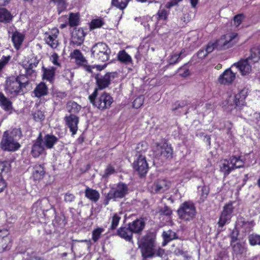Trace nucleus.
<instances>
[{
  "label": "nucleus",
  "mask_w": 260,
  "mask_h": 260,
  "mask_svg": "<svg viewBox=\"0 0 260 260\" xmlns=\"http://www.w3.org/2000/svg\"><path fill=\"white\" fill-rule=\"evenodd\" d=\"M155 152L157 155L161 156L165 158L171 157L173 154L172 147L166 143L162 145L157 144Z\"/></svg>",
  "instance_id": "20"
},
{
  "label": "nucleus",
  "mask_w": 260,
  "mask_h": 260,
  "mask_svg": "<svg viewBox=\"0 0 260 260\" xmlns=\"http://www.w3.org/2000/svg\"><path fill=\"white\" fill-rule=\"evenodd\" d=\"M230 160L231 165H232L234 167V170L244 167V161L240 159V156H232L230 157Z\"/></svg>",
  "instance_id": "38"
},
{
  "label": "nucleus",
  "mask_w": 260,
  "mask_h": 260,
  "mask_svg": "<svg viewBox=\"0 0 260 260\" xmlns=\"http://www.w3.org/2000/svg\"><path fill=\"white\" fill-rule=\"evenodd\" d=\"M251 64H252L251 62L246 58L240 60L239 62L234 63L233 66H236L239 70L242 75H246L251 71Z\"/></svg>",
  "instance_id": "21"
},
{
  "label": "nucleus",
  "mask_w": 260,
  "mask_h": 260,
  "mask_svg": "<svg viewBox=\"0 0 260 260\" xmlns=\"http://www.w3.org/2000/svg\"><path fill=\"white\" fill-rule=\"evenodd\" d=\"M10 56H3L0 59V70H1L10 61Z\"/></svg>",
  "instance_id": "62"
},
{
  "label": "nucleus",
  "mask_w": 260,
  "mask_h": 260,
  "mask_svg": "<svg viewBox=\"0 0 260 260\" xmlns=\"http://www.w3.org/2000/svg\"><path fill=\"white\" fill-rule=\"evenodd\" d=\"M158 212L161 215L169 216L172 214V211L170 207L165 206L159 208Z\"/></svg>",
  "instance_id": "57"
},
{
  "label": "nucleus",
  "mask_w": 260,
  "mask_h": 260,
  "mask_svg": "<svg viewBox=\"0 0 260 260\" xmlns=\"http://www.w3.org/2000/svg\"><path fill=\"white\" fill-rule=\"evenodd\" d=\"M133 234L129 226L127 225V226H121L119 228L115 235L124 239L126 241L133 243Z\"/></svg>",
  "instance_id": "18"
},
{
  "label": "nucleus",
  "mask_w": 260,
  "mask_h": 260,
  "mask_svg": "<svg viewBox=\"0 0 260 260\" xmlns=\"http://www.w3.org/2000/svg\"><path fill=\"white\" fill-rule=\"evenodd\" d=\"M147 150L146 144L143 143H139L136 148V156L139 157L140 155H143Z\"/></svg>",
  "instance_id": "46"
},
{
  "label": "nucleus",
  "mask_w": 260,
  "mask_h": 260,
  "mask_svg": "<svg viewBox=\"0 0 260 260\" xmlns=\"http://www.w3.org/2000/svg\"><path fill=\"white\" fill-rule=\"evenodd\" d=\"M249 120L253 123L258 124L260 121V113L254 112L252 114H250Z\"/></svg>",
  "instance_id": "59"
},
{
  "label": "nucleus",
  "mask_w": 260,
  "mask_h": 260,
  "mask_svg": "<svg viewBox=\"0 0 260 260\" xmlns=\"http://www.w3.org/2000/svg\"><path fill=\"white\" fill-rule=\"evenodd\" d=\"M128 192V187L123 183H119L115 190L110 191L106 197L105 205H108L112 199L116 200L125 197Z\"/></svg>",
  "instance_id": "6"
},
{
  "label": "nucleus",
  "mask_w": 260,
  "mask_h": 260,
  "mask_svg": "<svg viewBox=\"0 0 260 260\" xmlns=\"http://www.w3.org/2000/svg\"><path fill=\"white\" fill-rule=\"evenodd\" d=\"M1 146L4 151H15L20 148V145L17 140L9 137V132L6 131L3 134Z\"/></svg>",
  "instance_id": "7"
},
{
  "label": "nucleus",
  "mask_w": 260,
  "mask_h": 260,
  "mask_svg": "<svg viewBox=\"0 0 260 260\" xmlns=\"http://www.w3.org/2000/svg\"><path fill=\"white\" fill-rule=\"evenodd\" d=\"M162 236L164 240L163 242L164 246L173 240L178 239L177 234L171 230L164 231Z\"/></svg>",
  "instance_id": "33"
},
{
  "label": "nucleus",
  "mask_w": 260,
  "mask_h": 260,
  "mask_svg": "<svg viewBox=\"0 0 260 260\" xmlns=\"http://www.w3.org/2000/svg\"><path fill=\"white\" fill-rule=\"evenodd\" d=\"M223 105L229 110H232L237 107H242L241 104H239V101L237 100L235 95L229 96L223 103Z\"/></svg>",
  "instance_id": "29"
},
{
  "label": "nucleus",
  "mask_w": 260,
  "mask_h": 260,
  "mask_svg": "<svg viewBox=\"0 0 260 260\" xmlns=\"http://www.w3.org/2000/svg\"><path fill=\"white\" fill-rule=\"evenodd\" d=\"M235 78V74L230 69H229L220 75L218 81L222 84H230L234 81Z\"/></svg>",
  "instance_id": "22"
},
{
  "label": "nucleus",
  "mask_w": 260,
  "mask_h": 260,
  "mask_svg": "<svg viewBox=\"0 0 260 260\" xmlns=\"http://www.w3.org/2000/svg\"><path fill=\"white\" fill-rule=\"evenodd\" d=\"M9 37L13 44L14 48L19 50L22 46L25 38V35L19 31L14 26H10L8 29Z\"/></svg>",
  "instance_id": "9"
},
{
  "label": "nucleus",
  "mask_w": 260,
  "mask_h": 260,
  "mask_svg": "<svg viewBox=\"0 0 260 260\" xmlns=\"http://www.w3.org/2000/svg\"><path fill=\"white\" fill-rule=\"evenodd\" d=\"M254 52L253 48H251L250 50V55L247 58L252 63L257 62L260 58L259 55L256 52Z\"/></svg>",
  "instance_id": "49"
},
{
  "label": "nucleus",
  "mask_w": 260,
  "mask_h": 260,
  "mask_svg": "<svg viewBox=\"0 0 260 260\" xmlns=\"http://www.w3.org/2000/svg\"><path fill=\"white\" fill-rule=\"evenodd\" d=\"M115 173V168L111 165L109 164L107 166L106 169L105 170L104 176L108 177L110 175L113 174Z\"/></svg>",
  "instance_id": "58"
},
{
  "label": "nucleus",
  "mask_w": 260,
  "mask_h": 260,
  "mask_svg": "<svg viewBox=\"0 0 260 260\" xmlns=\"http://www.w3.org/2000/svg\"><path fill=\"white\" fill-rule=\"evenodd\" d=\"M248 240L251 245H260V235H250L248 237Z\"/></svg>",
  "instance_id": "50"
},
{
  "label": "nucleus",
  "mask_w": 260,
  "mask_h": 260,
  "mask_svg": "<svg viewBox=\"0 0 260 260\" xmlns=\"http://www.w3.org/2000/svg\"><path fill=\"white\" fill-rule=\"evenodd\" d=\"M144 101V97L143 95H140L137 97L133 102V106L134 108L138 109L141 107Z\"/></svg>",
  "instance_id": "53"
},
{
  "label": "nucleus",
  "mask_w": 260,
  "mask_h": 260,
  "mask_svg": "<svg viewBox=\"0 0 260 260\" xmlns=\"http://www.w3.org/2000/svg\"><path fill=\"white\" fill-rule=\"evenodd\" d=\"M0 107L5 111L11 113L13 109L12 102L3 93L0 92Z\"/></svg>",
  "instance_id": "25"
},
{
  "label": "nucleus",
  "mask_w": 260,
  "mask_h": 260,
  "mask_svg": "<svg viewBox=\"0 0 260 260\" xmlns=\"http://www.w3.org/2000/svg\"><path fill=\"white\" fill-rule=\"evenodd\" d=\"M49 3H53L57 5V11L59 14L67 8L65 0H49Z\"/></svg>",
  "instance_id": "40"
},
{
  "label": "nucleus",
  "mask_w": 260,
  "mask_h": 260,
  "mask_svg": "<svg viewBox=\"0 0 260 260\" xmlns=\"http://www.w3.org/2000/svg\"><path fill=\"white\" fill-rule=\"evenodd\" d=\"M85 36L83 29L75 28L72 32L71 41L74 45L80 46L84 42Z\"/></svg>",
  "instance_id": "17"
},
{
  "label": "nucleus",
  "mask_w": 260,
  "mask_h": 260,
  "mask_svg": "<svg viewBox=\"0 0 260 260\" xmlns=\"http://www.w3.org/2000/svg\"><path fill=\"white\" fill-rule=\"evenodd\" d=\"M85 196L94 203H96L100 199L99 192L93 189L87 187L85 190Z\"/></svg>",
  "instance_id": "31"
},
{
  "label": "nucleus",
  "mask_w": 260,
  "mask_h": 260,
  "mask_svg": "<svg viewBox=\"0 0 260 260\" xmlns=\"http://www.w3.org/2000/svg\"><path fill=\"white\" fill-rule=\"evenodd\" d=\"M167 12L165 9H160L157 12L158 19L159 20H165L167 17Z\"/></svg>",
  "instance_id": "61"
},
{
  "label": "nucleus",
  "mask_w": 260,
  "mask_h": 260,
  "mask_svg": "<svg viewBox=\"0 0 260 260\" xmlns=\"http://www.w3.org/2000/svg\"><path fill=\"white\" fill-rule=\"evenodd\" d=\"M245 18V16L243 14H239L236 15L233 18L234 25L238 27L243 21Z\"/></svg>",
  "instance_id": "56"
},
{
  "label": "nucleus",
  "mask_w": 260,
  "mask_h": 260,
  "mask_svg": "<svg viewBox=\"0 0 260 260\" xmlns=\"http://www.w3.org/2000/svg\"><path fill=\"white\" fill-rule=\"evenodd\" d=\"M230 160L224 159L220 165V171L223 173L224 175H228L234 170L232 165L230 166Z\"/></svg>",
  "instance_id": "34"
},
{
  "label": "nucleus",
  "mask_w": 260,
  "mask_h": 260,
  "mask_svg": "<svg viewBox=\"0 0 260 260\" xmlns=\"http://www.w3.org/2000/svg\"><path fill=\"white\" fill-rule=\"evenodd\" d=\"M56 68L53 67L48 68L42 67L43 79L53 83L54 81L55 72Z\"/></svg>",
  "instance_id": "26"
},
{
  "label": "nucleus",
  "mask_w": 260,
  "mask_h": 260,
  "mask_svg": "<svg viewBox=\"0 0 260 260\" xmlns=\"http://www.w3.org/2000/svg\"><path fill=\"white\" fill-rule=\"evenodd\" d=\"M146 225L145 221L143 218L137 219L132 222L129 223V225L133 233L141 235L145 228Z\"/></svg>",
  "instance_id": "19"
},
{
  "label": "nucleus",
  "mask_w": 260,
  "mask_h": 260,
  "mask_svg": "<svg viewBox=\"0 0 260 260\" xmlns=\"http://www.w3.org/2000/svg\"><path fill=\"white\" fill-rule=\"evenodd\" d=\"M117 73L116 72L107 73L105 75L102 76L96 75L95 76L97 87L94 89L102 90L109 86L111 80L117 77Z\"/></svg>",
  "instance_id": "8"
},
{
  "label": "nucleus",
  "mask_w": 260,
  "mask_h": 260,
  "mask_svg": "<svg viewBox=\"0 0 260 260\" xmlns=\"http://www.w3.org/2000/svg\"><path fill=\"white\" fill-rule=\"evenodd\" d=\"M247 94L248 89L245 88L241 89L238 94H235L237 100L239 101V104H241L242 106L244 105L245 103V100L247 97Z\"/></svg>",
  "instance_id": "39"
},
{
  "label": "nucleus",
  "mask_w": 260,
  "mask_h": 260,
  "mask_svg": "<svg viewBox=\"0 0 260 260\" xmlns=\"http://www.w3.org/2000/svg\"><path fill=\"white\" fill-rule=\"evenodd\" d=\"M171 182L166 179H158L152 184L148 185V189L151 193H161L171 186Z\"/></svg>",
  "instance_id": "10"
},
{
  "label": "nucleus",
  "mask_w": 260,
  "mask_h": 260,
  "mask_svg": "<svg viewBox=\"0 0 260 260\" xmlns=\"http://www.w3.org/2000/svg\"><path fill=\"white\" fill-rule=\"evenodd\" d=\"M57 29H53L51 34H46L45 40L46 43L52 48H56L58 45L57 36L58 34Z\"/></svg>",
  "instance_id": "23"
},
{
  "label": "nucleus",
  "mask_w": 260,
  "mask_h": 260,
  "mask_svg": "<svg viewBox=\"0 0 260 260\" xmlns=\"http://www.w3.org/2000/svg\"><path fill=\"white\" fill-rule=\"evenodd\" d=\"M177 213L179 218L183 220L189 221L192 220L197 214L194 204L190 201L184 202L178 208Z\"/></svg>",
  "instance_id": "3"
},
{
  "label": "nucleus",
  "mask_w": 260,
  "mask_h": 260,
  "mask_svg": "<svg viewBox=\"0 0 260 260\" xmlns=\"http://www.w3.org/2000/svg\"><path fill=\"white\" fill-rule=\"evenodd\" d=\"M239 233L237 230H234L231 233L230 237L231 238V244H232L233 243H236V242L238 240V236Z\"/></svg>",
  "instance_id": "63"
},
{
  "label": "nucleus",
  "mask_w": 260,
  "mask_h": 260,
  "mask_svg": "<svg viewBox=\"0 0 260 260\" xmlns=\"http://www.w3.org/2000/svg\"><path fill=\"white\" fill-rule=\"evenodd\" d=\"M217 50H223L232 47L238 41L237 34L232 33L222 35L219 39L215 41Z\"/></svg>",
  "instance_id": "5"
},
{
  "label": "nucleus",
  "mask_w": 260,
  "mask_h": 260,
  "mask_svg": "<svg viewBox=\"0 0 260 260\" xmlns=\"http://www.w3.org/2000/svg\"><path fill=\"white\" fill-rule=\"evenodd\" d=\"M88 99L92 105L100 111L109 109L114 102L111 94L105 91L99 93L94 89L93 93L88 96Z\"/></svg>",
  "instance_id": "2"
},
{
  "label": "nucleus",
  "mask_w": 260,
  "mask_h": 260,
  "mask_svg": "<svg viewBox=\"0 0 260 260\" xmlns=\"http://www.w3.org/2000/svg\"><path fill=\"white\" fill-rule=\"evenodd\" d=\"M120 219L121 217L118 215V214L115 213L113 215L112 218V222L110 226V230H114L116 229Z\"/></svg>",
  "instance_id": "48"
},
{
  "label": "nucleus",
  "mask_w": 260,
  "mask_h": 260,
  "mask_svg": "<svg viewBox=\"0 0 260 260\" xmlns=\"http://www.w3.org/2000/svg\"><path fill=\"white\" fill-rule=\"evenodd\" d=\"M91 55L99 62H105L109 59L110 50L107 45L103 42L95 44L92 47Z\"/></svg>",
  "instance_id": "4"
},
{
  "label": "nucleus",
  "mask_w": 260,
  "mask_h": 260,
  "mask_svg": "<svg viewBox=\"0 0 260 260\" xmlns=\"http://www.w3.org/2000/svg\"><path fill=\"white\" fill-rule=\"evenodd\" d=\"M67 109L70 114L75 115L80 111L81 107L74 101H70L67 104Z\"/></svg>",
  "instance_id": "37"
},
{
  "label": "nucleus",
  "mask_w": 260,
  "mask_h": 260,
  "mask_svg": "<svg viewBox=\"0 0 260 260\" xmlns=\"http://www.w3.org/2000/svg\"><path fill=\"white\" fill-rule=\"evenodd\" d=\"M32 177L36 180L42 179L45 175V171L43 165L37 164L34 167Z\"/></svg>",
  "instance_id": "30"
},
{
  "label": "nucleus",
  "mask_w": 260,
  "mask_h": 260,
  "mask_svg": "<svg viewBox=\"0 0 260 260\" xmlns=\"http://www.w3.org/2000/svg\"><path fill=\"white\" fill-rule=\"evenodd\" d=\"M155 239L156 236L154 233L148 232L139 240V248L143 257L147 258L154 256L156 250Z\"/></svg>",
  "instance_id": "1"
},
{
  "label": "nucleus",
  "mask_w": 260,
  "mask_h": 260,
  "mask_svg": "<svg viewBox=\"0 0 260 260\" xmlns=\"http://www.w3.org/2000/svg\"><path fill=\"white\" fill-rule=\"evenodd\" d=\"M79 23V16L77 14L71 13L69 18V24L71 27L77 26Z\"/></svg>",
  "instance_id": "44"
},
{
  "label": "nucleus",
  "mask_w": 260,
  "mask_h": 260,
  "mask_svg": "<svg viewBox=\"0 0 260 260\" xmlns=\"http://www.w3.org/2000/svg\"><path fill=\"white\" fill-rule=\"evenodd\" d=\"M42 134L40 133L31 147V154L34 157H38L43 153L45 149L43 145Z\"/></svg>",
  "instance_id": "16"
},
{
  "label": "nucleus",
  "mask_w": 260,
  "mask_h": 260,
  "mask_svg": "<svg viewBox=\"0 0 260 260\" xmlns=\"http://www.w3.org/2000/svg\"><path fill=\"white\" fill-rule=\"evenodd\" d=\"M174 253L176 255H182L184 257L186 258L190 257V256L188 255L187 252L183 251L182 249H180L179 248H176L175 250L174 251Z\"/></svg>",
  "instance_id": "64"
},
{
  "label": "nucleus",
  "mask_w": 260,
  "mask_h": 260,
  "mask_svg": "<svg viewBox=\"0 0 260 260\" xmlns=\"http://www.w3.org/2000/svg\"><path fill=\"white\" fill-rule=\"evenodd\" d=\"M201 191L200 197L198 200L199 204L203 203L207 199L209 193V188L207 186H203L201 187Z\"/></svg>",
  "instance_id": "41"
},
{
  "label": "nucleus",
  "mask_w": 260,
  "mask_h": 260,
  "mask_svg": "<svg viewBox=\"0 0 260 260\" xmlns=\"http://www.w3.org/2000/svg\"><path fill=\"white\" fill-rule=\"evenodd\" d=\"M133 168L140 177L145 176L148 170V165L145 156L143 155H140L139 157H138L134 162Z\"/></svg>",
  "instance_id": "13"
},
{
  "label": "nucleus",
  "mask_w": 260,
  "mask_h": 260,
  "mask_svg": "<svg viewBox=\"0 0 260 260\" xmlns=\"http://www.w3.org/2000/svg\"><path fill=\"white\" fill-rule=\"evenodd\" d=\"M34 118L37 121H42L45 118V115L43 112L40 110H38L34 114Z\"/></svg>",
  "instance_id": "60"
},
{
  "label": "nucleus",
  "mask_w": 260,
  "mask_h": 260,
  "mask_svg": "<svg viewBox=\"0 0 260 260\" xmlns=\"http://www.w3.org/2000/svg\"><path fill=\"white\" fill-rule=\"evenodd\" d=\"M104 231L103 228H99L92 231V240L94 242H96L100 238L101 234Z\"/></svg>",
  "instance_id": "51"
},
{
  "label": "nucleus",
  "mask_w": 260,
  "mask_h": 260,
  "mask_svg": "<svg viewBox=\"0 0 260 260\" xmlns=\"http://www.w3.org/2000/svg\"><path fill=\"white\" fill-rule=\"evenodd\" d=\"M9 137L13 138L14 139L18 140L21 136V132L18 128L13 129L10 133H9Z\"/></svg>",
  "instance_id": "54"
},
{
  "label": "nucleus",
  "mask_w": 260,
  "mask_h": 260,
  "mask_svg": "<svg viewBox=\"0 0 260 260\" xmlns=\"http://www.w3.org/2000/svg\"><path fill=\"white\" fill-rule=\"evenodd\" d=\"M117 59L120 62L126 65L132 64L133 63L131 56L124 50H121L118 52Z\"/></svg>",
  "instance_id": "32"
},
{
  "label": "nucleus",
  "mask_w": 260,
  "mask_h": 260,
  "mask_svg": "<svg viewBox=\"0 0 260 260\" xmlns=\"http://www.w3.org/2000/svg\"><path fill=\"white\" fill-rule=\"evenodd\" d=\"M188 102L186 100H183L181 101H177L173 105L172 107L173 111L177 110L179 108H183L188 105Z\"/></svg>",
  "instance_id": "52"
},
{
  "label": "nucleus",
  "mask_w": 260,
  "mask_h": 260,
  "mask_svg": "<svg viewBox=\"0 0 260 260\" xmlns=\"http://www.w3.org/2000/svg\"><path fill=\"white\" fill-rule=\"evenodd\" d=\"M183 50H182L179 53H172L170 55L168 62L170 65H174L179 60L181 55L182 54Z\"/></svg>",
  "instance_id": "45"
},
{
  "label": "nucleus",
  "mask_w": 260,
  "mask_h": 260,
  "mask_svg": "<svg viewBox=\"0 0 260 260\" xmlns=\"http://www.w3.org/2000/svg\"><path fill=\"white\" fill-rule=\"evenodd\" d=\"M233 252L236 255H241L246 252V248L244 244L241 242H236L231 244Z\"/></svg>",
  "instance_id": "36"
},
{
  "label": "nucleus",
  "mask_w": 260,
  "mask_h": 260,
  "mask_svg": "<svg viewBox=\"0 0 260 260\" xmlns=\"http://www.w3.org/2000/svg\"><path fill=\"white\" fill-rule=\"evenodd\" d=\"M64 119L72 135H75L78 129V124L79 122V118L76 115L70 114L69 116H66Z\"/></svg>",
  "instance_id": "15"
},
{
  "label": "nucleus",
  "mask_w": 260,
  "mask_h": 260,
  "mask_svg": "<svg viewBox=\"0 0 260 260\" xmlns=\"http://www.w3.org/2000/svg\"><path fill=\"white\" fill-rule=\"evenodd\" d=\"M129 2V0H112V4L120 10H123Z\"/></svg>",
  "instance_id": "43"
},
{
  "label": "nucleus",
  "mask_w": 260,
  "mask_h": 260,
  "mask_svg": "<svg viewBox=\"0 0 260 260\" xmlns=\"http://www.w3.org/2000/svg\"><path fill=\"white\" fill-rule=\"evenodd\" d=\"M34 93L35 96L37 98L47 95L48 94L47 86L44 82H42L40 83L35 88Z\"/></svg>",
  "instance_id": "27"
},
{
  "label": "nucleus",
  "mask_w": 260,
  "mask_h": 260,
  "mask_svg": "<svg viewBox=\"0 0 260 260\" xmlns=\"http://www.w3.org/2000/svg\"><path fill=\"white\" fill-rule=\"evenodd\" d=\"M15 80L19 82L22 89L25 88L29 84L28 77L25 75H20Z\"/></svg>",
  "instance_id": "42"
},
{
  "label": "nucleus",
  "mask_w": 260,
  "mask_h": 260,
  "mask_svg": "<svg viewBox=\"0 0 260 260\" xmlns=\"http://www.w3.org/2000/svg\"><path fill=\"white\" fill-rule=\"evenodd\" d=\"M70 56L72 58L75 60V62L77 64L82 67L88 73H92V68H94V67H91V66L88 64L87 60L79 50H74L70 54Z\"/></svg>",
  "instance_id": "11"
},
{
  "label": "nucleus",
  "mask_w": 260,
  "mask_h": 260,
  "mask_svg": "<svg viewBox=\"0 0 260 260\" xmlns=\"http://www.w3.org/2000/svg\"><path fill=\"white\" fill-rule=\"evenodd\" d=\"M5 90L6 93L11 97H15L23 93L20 84L15 79L7 80Z\"/></svg>",
  "instance_id": "12"
},
{
  "label": "nucleus",
  "mask_w": 260,
  "mask_h": 260,
  "mask_svg": "<svg viewBox=\"0 0 260 260\" xmlns=\"http://www.w3.org/2000/svg\"><path fill=\"white\" fill-rule=\"evenodd\" d=\"M13 18L11 13L5 8H0V22L4 23L10 22Z\"/></svg>",
  "instance_id": "35"
},
{
  "label": "nucleus",
  "mask_w": 260,
  "mask_h": 260,
  "mask_svg": "<svg viewBox=\"0 0 260 260\" xmlns=\"http://www.w3.org/2000/svg\"><path fill=\"white\" fill-rule=\"evenodd\" d=\"M9 235L8 230H0V253L4 252L8 247V245L10 243Z\"/></svg>",
  "instance_id": "24"
},
{
  "label": "nucleus",
  "mask_w": 260,
  "mask_h": 260,
  "mask_svg": "<svg viewBox=\"0 0 260 260\" xmlns=\"http://www.w3.org/2000/svg\"><path fill=\"white\" fill-rule=\"evenodd\" d=\"M215 49L217 50V47L215 41H211L209 42L206 47L205 51L209 54L213 51Z\"/></svg>",
  "instance_id": "55"
},
{
  "label": "nucleus",
  "mask_w": 260,
  "mask_h": 260,
  "mask_svg": "<svg viewBox=\"0 0 260 260\" xmlns=\"http://www.w3.org/2000/svg\"><path fill=\"white\" fill-rule=\"evenodd\" d=\"M43 139V143L47 149H51L54 145L56 143L59 139L53 135L47 134Z\"/></svg>",
  "instance_id": "28"
},
{
  "label": "nucleus",
  "mask_w": 260,
  "mask_h": 260,
  "mask_svg": "<svg viewBox=\"0 0 260 260\" xmlns=\"http://www.w3.org/2000/svg\"><path fill=\"white\" fill-rule=\"evenodd\" d=\"M234 207L232 203L225 204L223 208L218 222L219 226L223 227L231 220Z\"/></svg>",
  "instance_id": "14"
},
{
  "label": "nucleus",
  "mask_w": 260,
  "mask_h": 260,
  "mask_svg": "<svg viewBox=\"0 0 260 260\" xmlns=\"http://www.w3.org/2000/svg\"><path fill=\"white\" fill-rule=\"evenodd\" d=\"M104 24V22L102 18L93 19L90 23V27L91 29L99 28L103 26Z\"/></svg>",
  "instance_id": "47"
}]
</instances>
